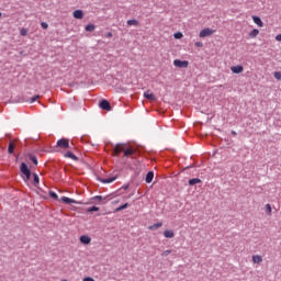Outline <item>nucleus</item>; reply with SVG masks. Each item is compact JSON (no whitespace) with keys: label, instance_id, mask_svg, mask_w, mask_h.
Masks as SVG:
<instances>
[{"label":"nucleus","instance_id":"1","mask_svg":"<svg viewBox=\"0 0 281 281\" xmlns=\"http://www.w3.org/2000/svg\"><path fill=\"white\" fill-rule=\"evenodd\" d=\"M20 171L24 178H22L25 182H27L32 178V170L29 169L27 165L25 162H21Z\"/></svg>","mask_w":281,"mask_h":281},{"label":"nucleus","instance_id":"2","mask_svg":"<svg viewBox=\"0 0 281 281\" xmlns=\"http://www.w3.org/2000/svg\"><path fill=\"white\" fill-rule=\"evenodd\" d=\"M189 61L188 60H180V59H175L173 60V66L176 68H179V69H186L189 67Z\"/></svg>","mask_w":281,"mask_h":281},{"label":"nucleus","instance_id":"3","mask_svg":"<svg viewBox=\"0 0 281 281\" xmlns=\"http://www.w3.org/2000/svg\"><path fill=\"white\" fill-rule=\"evenodd\" d=\"M99 108L103 111H112V106H111V103H109V100L106 99H102L100 102H99Z\"/></svg>","mask_w":281,"mask_h":281},{"label":"nucleus","instance_id":"4","mask_svg":"<svg viewBox=\"0 0 281 281\" xmlns=\"http://www.w3.org/2000/svg\"><path fill=\"white\" fill-rule=\"evenodd\" d=\"M57 147L61 149H68L69 148V140L67 138H60L57 140Z\"/></svg>","mask_w":281,"mask_h":281},{"label":"nucleus","instance_id":"5","mask_svg":"<svg viewBox=\"0 0 281 281\" xmlns=\"http://www.w3.org/2000/svg\"><path fill=\"white\" fill-rule=\"evenodd\" d=\"M214 34V31L210 27H204L200 31L199 36L200 37H207L210 35Z\"/></svg>","mask_w":281,"mask_h":281},{"label":"nucleus","instance_id":"6","mask_svg":"<svg viewBox=\"0 0 281 281\" xmlns=\"http://www.w3.org/2000/svg\"><path fill=\"white\" fill-rule=\"evenodd\" d=\"M60 200L63 202H65L66 204H78V205L81 204L80 202H78V201H76V200H74L71 198H67V196H61Z\"/></svg>","mask_w":281,"mask_h":281},{"label":"nucleus","instance_id":"7","mask_svg":"<svg viewBox=\"0 0 281 281\" xmlns=\"http://www.w3.org/2000/svg\"><path fill=\"white\" fill-rule=\"evenodd\" d=\"M72 16H74V19L81 20L85 16V12L81 11L80 9L75 10L72 12Z\"/></svg>","mask_w":281,"mask_h":281},{"label":"nucleus","instance_id":"8","mask_svg":"<svg viewBox=\"0 0 281 281\" xmlns=\"http://www.w3.org/2000/svg\"><path fill=\"white\" fill-rule=\"evenodd\" d=\"M116 179H117V177H111V178H108V179H101V178H99L98 181L101 182V183H104V184H111V183H113Z\"/></svg>","mask_w":281,"mask_h":281},{"label":"nucleus","instance_id":"9","mask_svg":"<svg viewBox=\"0 0 281 281\" xmlns=\"http://www.w3.org/2000/svg\"><path fill=\"white\" fill-rule=\"evenodd\" d=\"M251 19H252V22H254L255 24H257L259 27H263V26H265V23H262L260 16H258V15H252Z\"/></svg>","mask_w":281,"mask_h":281},{"label":"nucleus","instance_id":"10","mask_svg":"<svg viewBox=\"0 0 281 281\" xmlns=\"http://www.w3.org/2000/svg\"><path fill=\"white\" fill-rule=\"evenodd\" d=\"M80 243L85 246H88L91 243V238L87 235H82L80 237Z\"/></svg>","mask_w":281,"mask_h":281},{"label":"nucleus","instance_id":"11","mask_svg":"<svg viewBox=\"0 0 281 281\" xmlns=\"http://www.w3.org/2000/svg\"><path fill=\"white\" fill-rule=\"evenodd\" d=\"M231 69L236 75H239L244 71V67L241 65L233 66Z\"/></svg>","mask_w":281,"mask_h":281},{"label":"nucleus","instance_id":"12","mask_svg":"<svg viewBox=\"0 0 281 281\" xmlns=\"http://www.w3.org/2000/svg\"><path fill=\"white\" fill-rule=\"evenodd\" d=\"M38 99H40V95H34V97L31 98V99H22V100H20V102H21V103L30 102V104H33V103H35Z\"/></svg>","mask_w":281,"mask_h":281},{"label":"nucleus","instance_id":"13","mask_svg":"<svg viewBox=\"0 0 281 281\" xmlns=\"http://www.w3.org/2000/svg\"><path fill=\"white\" fill-rule=\"evenodd\" d=\"M65 158H70V159L74 160V161H78V160H79V157L76 156L72 151H67V153L65 154Z\"/></svg>","mask_w":281,"mask_h":281},{"label":"nucleus","instance_id":"14","mask_svg":"<svg viewBox=\"0 0 281 281\" xmlns=\"http://www.w3.org/2000/svg\"><path fill=\"white\" fill-rule=\"evenodd\" d=\"M155 173L154 171H148L145 178L146 183H151L154 180Z\"/></svg>","mask_w":281,"mask_h":281},{"label":"nucleus","instance_id":"15","mask_svg":"<svg viewBox=\"0 0 281 281\" xmlns=\"http://www.w3.org/2000/svg\"><path fill=\"white\" fill-rule=\"evenodd\" d=\"M201 182H202V180H201V179H198V178L188 180L189 187H194V186H196V184H201Z\"/></svg>","mask_w":281,"mask_h":281},{"label":"nucleus","instance_id":"16","mask_svg":"<svg viewBox=\"0 0 281 281\" xmlns=\"http://www.w3.org/2000/svg\"><path fill=\"white\" fill-rule=\"evenodd\" d=\"M144 98L147 99V100H150V101H155L156 100L155 94L150 93V91H145L144 92Z\"/></svg>","mask_w":281,"mask_h":281},{"label":"nucleus","instance_id":"17","mask_svg":"<svg viewBox=\"0 0 281 281\" xmlns=\"http://www.w3.org/2000/svg\"><path fill=\"white\" fill-rule=\"evenodd\" d=\"M164 237L173 238L175 237V232L172 229H165L164 231Z\"/></svg>","mask_w":281,"mask_h":281},{"label":"nucleus","instance_id":"18","mask_svg":"<svg viewBox=\"0 0 281 281\" xmlns=\"http://www.w3.org/2000/svg\"><path fill=\"white\" fill-rule=\"evenodd\" d=\"M162 222H158V223H156V224H154V225H150L149 227H148V229L149 231H157L158 228H160V227H162Z\"/></svg>","mask_w":281,"mask_h":281},{"label":"nucleus","instance_id":"19","mask_svg":"<svg viewBox=\"0 0 281 281\" xmlns=\"http://www.w3.org/2000/svg\"><path fill=\"white\" fill-rule=\"evenodd\" d=\"M14 149H15L14 143L13 142L9 143V145H8V153L10 155L14 154Z\"/></svg>","mask_w":281,"mask_h":281},{"label":"nucleus","instance_id":"20","mask_svg":"<svg viewBox=\"0 0 281 281\" xmlns=\"http://www.w3.org/2000/svg\"><path fill=\"white\" fill-rule=\"evenodd\" d=\"M135 154V150L132 148H127L123 150V156L128 157L131 155Z\"/></svg>","mask_w":281,"mask_h":281},{"label":"nucleus","instance_id":"21","mask_svg":"<svg viewBox=\"0 0 281 281\" xmlns=\"http://www.w3.org/2000/svg\"><path fill=\"white\" fill-rule=\"evenodd\" d=\"M139 22L136 19H132L127 21L128 26H138Z\"/></svg>","mask_w":281,"mask_h":281},{"label":"nucleus","instance_id":"22","mask_svg":"<svg viewBox=\"0 0 281 281\" xmlns=\"http://www.w3.org/2000/svg\"><path fill=\"white\" fill-rule=\"evenodd\" d=\"M125 149L122 147V145L117 144L114 149V154L117 156L120 153H123Z\"/></svg>","mask_w":281,"mask_h":281},{"label":"nucleus","instance_id":"23","mask_svg":"<svg viewBox=\"0 0 281 281\" xmlns=\"http://www.w3.org/2000/svg\"><path fill=\"white\" fill-rule=\"evenodd\" d=\"M40 184V177L37 173H33V186L37 187Z\"/></svg>","mask_w":281,"mask_h":281},{"label":"nucleus","instance_id":"24","mask_svg":"<svg viewBox=\"0 0 281 281\" xmlns=\"http://www.w3.org/2000/svg\"><path fill=\"white\" fill-rule=\"evenodd\" d=\"M262 261L261 256L255 255L252 256V262L259 265Z\"/></svg>","mask_w":281,"mask_h":281},{"label":"nucleus","instance_id":"25","mask_svg":"<svg viewBox=\"0 0 281 281\" xmlns=\"http://www.w3.org/2000/svg\"><path fill=\"white\" fill-rule=\"evenodd\" d=\"M95 26L93 24H88L85 26V31L88 33H92L94 31Z\"/></svg>","mask_w":281,"mask_h":281},{"label":"nucleus","instance_id":"26","mask_svg":"<svg viewBox=\"0 0 281 281\" xmlns=\"http://www.w3.org/2000/svg\"><path fill=\"white\" fill-rule=\"evenodd\" d=\"M29 159L32 161V164H34L35 166L38 165V160L37 157L34 155H29Z\"/></svg>","mask_w":281,"mask_h":281},{"label":"nucleus","instance_id":"27","mask_svg":"<svg viewBox=\"0 0 281 281\" xmlns=\"http://www.w3.org/2000/svg\"><path fill=\"white\" fill-rule=\"evenodd\" d=\"M130 206L128 203L122 204L115 209V212H122V210H126Z\"/></svg>","mask_w":281,"mask_h":281},{"label":"nucleus","instance_id":"28","mask_svg":"<svg viewBox=\"0 0 281 281\" xmlns=\"http://www.w3.org/2000/svg\"><path fill=\"white\" fill-rule=\"evenodd\" d=\"M258 34H259V30L258 29H252L251 32L249 33V36L251 38H255Z\"/></svg>","mask_w":281,"mask_h":281},{"label":"nucleus","instance_id":"29","mask_svg":"<svg viewBox=\"0 0 281 281\" xmlns=\"http://www.w3.org/2000/svg\"><path fill=\"white\" fill-rule=\"evenodd\" d=\"M99 210H100L99 206L93 205V206H91V207H88V209H87V212H89V213L99 212Z\"/></svg>","mask_w":281,"mask_h":281},{"label":"nucleus","instance_id":"30","mask_svg":"<svg viewBox=\"0 0 281 281\" xmlns=\"http://www.w3.org/2000/svg\"><path fill=\"white\" fill-rule=\"evenodd\" d=\"M48 195H50L52 199L58 200L59 196L57 193H55V191H48Z\"/></svg>","mask_w":281,"mask_h":281},{"label":"nucleus","instance_id":"31","mask_svg":"<svg viewBox=\"0 0 281 281\" xmlns=\"http://www.w3.org/2000/svg\"><path fill=\"white\" fill-rule=\"evenodd\" d=\"M175 40H181L183 37V34L181 32H177L173 34Z\"/></svg>","mask_w":281,"mask_h":281},{"label":"nucleus","instance_id":"32","mask_svg":"<svg viewBox=\"0 0 281 281\" xmlns=\"http://www.w3.org/2000/svg\"><path fill=\"white\" fill-rule=\"evenodd\" d=\"M92 199H93V200H97L98 202H102V201L105 200L106 198H103L102 195H94Z\"/></svg>","mask_w":281,"mask_h":281},{"label":"nucleus","instance_id":"33","mask_svg":"<svg viewBox=\"0 0 281 281\" xmlns=\"http://www.w3.org/2000/svg\"><path fill=\"white\" fill-rule=\"evenodd\" d=\"M20 35H21V36H26V35H27V30H26L25 27H22V29L20 30Z\"/></svg>","mask_w":281,"mask_h":281},{"label":"nucleus","instance_id":"34","mask_svg":"<svg viewBox=\"0 0 281 281\" xmlns=\"http://www.w3.org/2000/svg\"><path fill=\"white\" fill-rule=\"evenodd\" d=\"M273 77H274L276 80H281V72L280 71H276L273 74Z\"/></svg>","mask_w":281,"mask_h":281},{"label":"nucleus","instance_id":"35","mask_svg":"<svg viewBox=\"0 0 281 281\" xmlns=\"http://www.w3.org/2000/svg\"><path fill=\"white\" fill-rule=\"evenodd\" d=\"M266 212L268 213V215L271 214V204H266Z\"/></svg>","mask_w":281,"mask_h":281},{"label":"nucleus","instance_id":"36","mask_svg":"<svg viewBox=\"0 0 281 281\" xmlns=\"http://www.w3.org/2000/svg\"><path fill=\"white\" fill-rule=\"evenodd\" d=\"M171 250H164L161 256L162 257H168L170 255Z\"/></svg>","mask_w":281,"mask_h":281},{"label":"nucleus","instance_id":"37","mask_svg":"<svg viewBox=\"0 0 281 281\" xmlns=\"http://www.w3.org/2000/svg\"><path fill=\"white\" fill-rule=\"evenodd\" d=\"M41 26L44 29V30H47L48 29V24L46 22H42L41 23Z\"/></svg>","mask_w":281,"mask_h":281},{"label":"nucleus","instance_id":"38","mask_svg":"<svg viewBox=\"0 0 281 281\" xmlns=\"http://www.w3.org/2000/svg\"><path fill=\"white\" fill-rule=\"evenodd\" d=\"M82 281H94L92 277H85Z\"/></svg>","mask_w":281,"mask_h":281},{"label":"nucleus","instance_id":"39","mask_svg":"<svg viewBox=\"0 0 281 281\" xmlns=\"http://www.w3.org/2000/svg\"><path fill=\"white\" fill-rule=\"evenodd\" d=\"M195 46L196 47H203V43L202 42H195Z\"/></svg>","mask_w":281,"mask_h":281},{"label":"nucleus","instance_id":"40","mask_svg":"<svg viewBox=\"0 0 281 281\" xmlns=\"http://www.w3.org/2000/svg\"><path fill=\"white\" fill-rule=\"evenodd\" d=\"M277 42H281V33L276 36Z\"/></svg>","mask_w":281,"mask_h":281},{"label":"nucleus","instance_id":"41","mask_svg":"<svg viewBox=\"0 0 281 281\" xmlns=\"http://www.w3.org/2000/svg\"><path fill=\"white\" fill-rule=\"evenodd\" d=\"M113 36V34L111 32L106 33V37L111 38Z\"/></svg>","mask_w":281,"mask_h":281},{"label":"nucleus","instance_id":"42","mask_svg":"<svg viewBox=\"0 0 281 281\" xmlns=\"http://www.w3.org/2000/svg\"><path fill=\"white\" fill-rule=\"evenodd\" d=\"M128 188H130L128 184H125V186L123 187L124 190H127Z\"/></svg>","mask_w":281,"mask_h":281},{"label":"nucleus","instance_id":"43","mask_svg":"<svg viewBox=\"0 0 281 281\" xmlns=\"http://www.w3.org/2000/svg\"><path fill=\"white\" fill-rule=\"evenodd\" d=\"M232 134H233L234 136H236V135H237V134H236V132H234V131L232 132Z\"/></svg>","mask_w":281,"mask_h":281},{"label":"nucleus","instance_id":"44","mask_svg":"<svg viewBox=\"0 0 281 281\" xmlns=\"http://www.w3.org/2000/svg\"><path fill=\"white\" fill-rule=\"evenodd\" d=\"M2 13L0 12V18H1Z\"/></svg>","mask_w":281,"mask_h":281},{"label":"nucleus","instance_id":"45","mask_svg":"<svg viewBox=\"0 0 281 281\" xmlns=\"http://www.w3.org/2000/svg\"><path fill=\"white\" fill-rule=\"evenodd\" d=\"M280 215H281V210H280Z\"/></svg>","mask_w":281,"mask_h":281}]
</instances>
